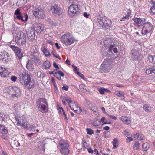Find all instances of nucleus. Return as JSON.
<instances>
[{"mask_svg": "<svg viewBox=\"0 0 155 155\" xmlns=\"http://www.w3.org/2000/svg\"><path fill=\"white\" fill-rule=\"evenodd\" d=\"M18 78L20 83L27 88L30 89L33 87L34 82L31 80L30 75L26 72L21 74Z\"/></svg>", "mask_w": 155, "mask_h": 155, "instance_id": "f257e3e1", "label": "nucleus"}, {"mask_svg": "<svg viewBox=\"0 0 155 155\" xmlns=\"http://www.w3.org/2000/svg\"><path fill=\"white\" fill-rule=\"evenodd\" d=\"M97 19L99 25L102 27L104 29H108L110 27L111 25V21L105 17L101 16L100 15H99L97 17Z\"/></svg>", "mask_w": 155, "mask_h": 155, "instance_id": "f03ea898", "label": "nucleus"}, {"mask_svg": "<svg viewBox=\"0 0 155 155\" xmlns=\"http://www.w3.org/2000/svg\"><path fill=\"white\" fill-rule=\"evenodd\" d=\"M61 40L66 46H69L75 41V39L71 37L68 33L62 35L61 38Z\"/></svg>", "mask_w": 155, "mask_h": 155, "instance_id": "7ed1b4c3", "label": "nucleus"}, {"mask_svg": "<svg viewBox=\"0 0 155 155\" xmlns=\"http://www.w3.org/2000/svg\"><path fill=\"white\" fill-rule=\"evenodd\" d=\"M15 41L17 44L20 46L25 44L26 42L25 34L22 31L18 32L16 35Z\"/></svg>", "mask_w": 155, "mask_h": 155, "instance_id": "20e7f679", "label": "nucleus"}, {"mask_svg": "<svg viewBox=\"0 0 155 155\" xmlns=\"http://www.w3.org/2000/svg\"><path fill=\"white\" fill-rule=\"evenodd\" d=\"M79 8L78 5L75 4H72L69 7L68 13L70 16H74L75 14L79 13Z\"/></svg>", "mask_w": 155, "mask_h": 155, "instance_id": "39448f33", "label": "nucleus"}, {"mask_svg": "<svg viewBox=\"0 0 155 155\" xmlns=\"http://www.w3.org/2000/svg\"><path fill=\"white\" fill-rule=\"evenodd\" d=\"M30 54V58L34 64L39 65L41 64V61L38 58V53L33 52Z\"/></svg>", "mask_w": 155, "mask_h": 155, "instance_id": "423d86ee", "label": "nucleus"}, {"mask_svg": "<svg viewBox=\"0 0 155 155\" xmlns=\"http://www.w3.org/2000/svg\"><path fill=\"white\" fill-rule=\"evenodd\" d=\"M33 15L39 18L42 19L45 16L44 10L41 8H37L33 11Z\"/></svg>", "mask_w": 155, "mask_h": 155, "instance_id": "0eeeda50", "label": "nucleus"}, {"mask_svg": "<svg viewBox=\"0 0 155 155\" xmlns=\"http://www.w3.org/2000/svg\"><path fill=\"white\" fill-rule=\"evenodd\" d=\"M142 30V34H146L151 31L153 28L152 24L149 22H145Z\"/></svg>", "mask_w": 155, "mask_h": 155, "instance_id": "6e6552de", "label": "nucleus"}, {"mask_svg": "<svg viewBox=\"0 0 155 155\" xmlns=\"http://www.w3.org/2000/svg\"><path fill=\"white\" fill-rule=\"evenodd\" d=\"M9 57V54L6 51H3L0 54V60L4 63H7L11 60Z\"/></svg>", "mask_w": 155, "mask_h": 155, "instance_id": "1a4fd4ad", "label": "nucleus"}, {"mask_svg": "<svg viewBox=\"0 0 155 155\" xmlns=\"http://www.w3.org/2000/svg\"><path fill=\"white\" fill-rule=\"evenodd\" d=\"M10 47L14 51L19 59H20L23 57V55L20 49L18 47L14 45H11Z\"/></svg>", "mask_w": 155, "mask_h": 155, "instance_id": "9d476101", "label": "nucleus"}, {"mask_svg": "<svg viewBox=\"0 0 155 155\" xmlns=\"http://www.w3.org/2000/svg\"><path fill=\"white\" fill-rule=\"evenodd\" d=\"M51 11L53 13L56 14L58 16L60 15L62 13L60 7L56 4L51 7Z\"/></svg>", "mask_w": 155, "mask_h": 155, "instance_id": "9b49d317", "label": "nucleus"}, {"mask_svg": "<svg viewBox=\"0 0 155 155\" xmlns=\"http://www.w3.org/2000/svg\"><path fill=\"white\" fill-rule=\"evenodd\" d=\"M34 30L38 33H40L44 30V26L40 23H36L33 25Z\"/></svg>", "mask_w": 155, "mask_h": 155, "instance_id": "f8f14e48", "label": "nucleus"}, {"mask_svg": "<svg viewBox=\"0 0 155 155\" xmlns=\"http://www.w3.org/2000/svg\"><path fill=\"white\" fill-rule=\"evenodd\" d=\"M35 31L32 28H30L27 31V36L30 40H33L35 38Z\"/></svg>", "mask_w": 155, "mask_h": 155, "instance_id": "ddd939ff", "label": "nucleus"}, {"mask_svg": "<svg viewBox=\"0 0 155 155\" xmlns=\"http://www.w3.org/2000/svg\"><path fill=\"white\" fill-rule=\"evenodd\" d=\"M13 87L10 86L5 89L4 92L6 96L9 98L13 97Z\"/></svg>", "mask_w": 155, "mask_h": 155, "instance_id": "4468645a", "label": "nucleus"}, {"mask_svg": "<svg viewBox=\"0 0 155 155\" xmlns=\"http://www.w3.org/2000/svg\"><path fill=\"white\" fill-rule=\"evenodd\" d=\"M70 108L77 113L81 112L82 110L81 108L78 107L77 104L75 102H73L69 105Z\"/></svg>", "mask_w": 155, "mask_h": 155, "instance_id": "2eb2a0df", "label": "nucleus"}, {"mask_svg": "<svg viewBox=\"0 0 155 155\" xmlns=\"http://www.w3.org/2000/svg\"><path fill=\"white\" fill-rule=\"evenodd\" d=\"M130 57L134 60H137L139 57L138 52L135 49H132L130 52Z\"/></svg>", "mask_w": 155, "mask_h": 155, "instance_id": "dca6fc26", "label": "nucleus"}, {"mask_svg": "<svg viewBox=\"0 0 155 155\" xmlns=\"http://www.w3.org/2000/svg\"><path fill=\"white\" fill-rule=\"evenodd\" d=\"M134 24L135 25H137L138 26L142 25L145 23V19L140 18H134Z\"/></svg>", "mask_w": 155, "mask_h": 155, "instance_id": "f3484780", "label": "nucleus"}, {"mask_svg": "<svg viewBox=\"0 0 155 155\" xmlns=\"http://www.w3.org/2000/svg\"><path fill=\"white\" fill-rule=\"evenodd\" d=\"M13 97L19 96L21 94L20 89L15 86H13Z\"/></svg>", "mask_w": 155, "mask_h": 155, "instance_id": "a211bd4d", "label": "nucleus"}, {"mask_svg": "<svg viewBox=\"0 0 155 155\" xmlns=\"http://www.w3.org/2000/svg\"><path fill=\"white\" fill-rule=\"evenodd\" d=\"M86 104L87 107L92 110L94 112H96L97 110V107L94 105L90 102L87 100L86 101Z\"/></svg>", "mask_w": 155, "mask_h": 155, "instance_id": "6ab92c4d", "label": "nucleus"}, {"mask_svg": "<svg viewBox=\"0 0 155 155\" xmlns=\"http://www.w3.org/2000/svg\"><path fill=\"white\" fill-rule=\"evenodd\" d=\"M120 119L124 123L127 124H129L131 122L130 119L125 116H122L120 118Z\"/></svg>", "mask_w": 155, "mask_h": 155, "instance_id": "aec40b11", "label": "nucleus"}, {"mask_svg": "<svg viewBox=\"0 0 155 155\" xmlns=\"http://www.w3.org/2000/svg\"><path fill=\"white\" fill-rule=\"evenodd\" d=\"M68 147H61L60 151L62 154L67 155L69 153V150L68 148Z\"/></svg>", "mask_w": 155, "mask_h": 155, "instance_id": "412c9836", "label": "nucleus"}, {"mask_svg": "<svg viewBox=\"0 0 155 155\" xmlns=\"http://www.w3.org/2000/svg\"><path fill=\"white\" fill-rule=\"evenodd\" d=\"M16 18L22 21H27L28 18V15L26 14L25 15V19H23V17L22 16V13L19 14V15H16Z\"/></svg>", "mask_w": 155, "mask_h": 155, "instance_id": "4be33fe9", "label": "nucleus"}, {"mask_svg": "<svg viewBox=\"0 0 155 155\" xmlns=\"http://www.w3.org/2000/svg\"><path fill=\"white\" fill-rule=\"evenodd\" d=\"M59 145L60 147H68L69 145L67 142L64 140H61L59 142Z\"/></svg>", "mask_w": 155, "mask_h": 155, "instance_id": "5701e85b", "label": "nucleus"}, {"mask_svg": "<svg viewBox=\"0 0 155 155\" xmlns=\"http://www.w3.org/2000/svg\"><path fill=\"white\" fill-rule=\"evenodd\" d=\"M101 67L106 68L110 67V63L107 61H105L101 65Z\"/></svg>", "mask_w": 155, "mask_h": 155, "instance_id": "b1692460", "label": "nucleus"}, {"mask_svg": "<svg viewBox=\"0 0 155 155\" xmlns=\"http://www.w3.org/2000/svg\"><path fill=\"white\" fill-rule=\"evenodd\" d=\"M147 58L150 62L155 63V55L153 56L150 55H148Z\"/></svg>", "mask_w": 155, "mask_h": 155, "instance_id": "393cba45", "label": "nucleus"}, {"mask_svg": "<svg viewBox=\"0 0 155 155\" xmlns=\"http://www.w3.org/2000/svg\"><path fill=\"white\" fill-rule=\"evenodd\" d=\"M115 94L116 95L119 96L121 100L124 99V95L123 94V93L120 91H116L115 92Z\"/></svg>", "mask_w": 155, "mask_h": 155, "instance_id": "a878e982", "label": "nucleus"}, {"mask_svg": "<svg viewBox=\"0 0 155 155\" xmlns=\"http://www.w3.org/2000/svg\"><path fill=\"white\" fill-rule=\"evenodd\" d=\"M38 46L36 45L33 46L32 47V49L31 51V53L30 54H32V53L37 52L38 53Z\"/></svg>", "mask_w": 155, "mask_h": 155, "instance_id": "bb28decb", "label": "nucleus"}, {"mask_svg": "<svg viewBox=\"0 0 155 155\" xmlns=\"http://www.w3.org/2000/svg\"><path fill=\"white\" fill-rule=\"evenodd\" d=\"M143 109L146 112H150L152 111L151 107L150 106L147 105H144L143 107Z\"/></svg>", "mask_w": 155, "mask_h": 155, "instance_id": "cd10ccee", "label": "nucleus"}, {"mask_svg": "<svg viewBox=\"0 0 155 155\" xmlns=\"http://www.w3.org/2000/svg\"><path fill=\"white\" fill-rule=\"evenodd\" d=\"M150 147V145L147 143H143L142 145L143 150L146 151L148 150Z\"/></svg>", "mask_w": 155, "mask_h": 155, "instance_id": "c85d7f7f", "label": "nucleus"}, {"mask_svg": "<svg viewBox=\"0 0 155 155\" xmlns=\"http://www.w3.org/2000/svg\"><path fill=\"white\" fill-rule=\"evenodd\" d=\"M79 68H74L73 71H74L81 78L84 79V75L81 73L78 72V71Z\"/></svg>", "mask_w": 155, "mask_h": 155, "instance_id": "c756f323", "label": "nucleus"}, {"mask_svg": "<svg viewBox=\"0 0 155 155\" xmlns=\"http://www.w3.org/2000/svg\"><path fill=\"white\" fill-rule=\"evenodd\" d=\"M50 63L48 61H45L43 64V67L44 68H50Z\"/></svg>", "mask_w": 155, "mask_h": 155, "instance_id": "7c9ffc66", "label": "nucleus"}, {"mask_svg": "<svg viewBox=\"0 0 155 155\" xmlns=\"http://www.w3.org/2000/svg\"><path fill=\"white\" fill-rule=\"evenodd\" d=\"M0 132L3 134H6L8 133V130L5 128L4 126L0 125Z\"/></svg>", "mask_w": 155, "mask_h": 155, "instance_id": "2f4dec72", "label": "nucleus"}, {"mask_svg": "<svg viewBox=\"0 0 155 155\" xmlns=\"http://www.w3.org/2000/svg\"><path fill=\"white\" fill-rule=\"evenodd\" d=\"M118 140L117 138L113 140L112 143L114 148H116L118 147V145L117 144H118Z\"/></svg>", "mask_w": 155, "mask_h": 155, "instance_id": "473e14b6", "label": "nucleus"}, {"mask_svg": "<svg viewBox=\"0 0 155 155\" xmlns=\"http://www.w3.org/2000/svg\"><path fill=\"white\" fill-rule=\"evenodd\" d=\"M99 71L102 73H105L110 71V68H98Z\"/></svg>", "mask_w": 155, "mask_h": 155, "instance_id": "72a5a7b5", "label": "nucleus"}, {"mask_svg": "<svg viewBox=\"0 0 155 155\" xmlns=\"http://www.w3.org/2000/svg\"><path fill=\"white\" fill-rule=\"evenodd\" d=\"M111 41V39L110 38H108L104 40L103 41V43H104L105 46H107L109 45V46H110V43Z\"/></svg>", "mask_w": 155, "mask_h": 155, "instance_id": "f704fd0d", "label": "nucleus"}, {"mask_svg": "<svg viewBox=\"0 0 155 155\" xmlns=\"http://www.w3.org/2000/svg\"><path fill=\"white\" fill-rule=\"evenodd\" d=\"M64 98L66 101L68 102L69 105L73 102L70 97L67 96H64Z\"/></svg>", "mask_w": 155, "mask_h": 155, "instance_id": "c9c22d12", "label": "nucleus"}, {"mask_svg": "<svg viewBox=\"0 0 155 155\" xmlns=\"http://www.w3.org/2000/svg\"><path fill=\"white\" fill-rule=\"evenodd\" d=\"M139 145L140 144L138 142H135L133 145L134 149L136 150L138 149L139 148Z\"/></svg>", "mask_w": 155, "mask_h": 155, "instance_id": "e433bc0d", "label": "nucleus"}, {"mask_svg": "<svg viewBox=\"0 0 155 155\" xmlns=\"http://www.w3.org/2000/svg\"><path fill=\"white\" fill-rule=\"evenodd\" d=\"M42 51L43 53L45 54L46 56H47L51 55L50 53L46 49L44 48Z\"/></svg>", "mask_w": 155, "mask_h": 155, "instance_id": "4c0bfd02", "label": "nucleus"}, {"mask_svg": "<svg viewBox=\"0 0 155 155\" xmlns=\"http://www.w3.org/2000/svg\"><path fill=\"white\" fill-rule=\"evenodd\" d=\"M38 103H41V102H43V103L47 104V102L46 101V100L44 98H40L38 100Z\"/></svg>", "mask_w": 155, "mask_h": 155, "instance_id": "58836bf2", "label": "nucleus"}, {"mask_svg": "<svg viewBox=\"0 0 155 155\" xmlns=\"http://www.w3.org/2000/svg\"><path fill=\"white\" fill-rule=\"evenodd\" d=\"M150 12L155 14V2L153 4V6L151 7Z\"/></svg>", "mask_w": 155, "mask_h": 155, "instance_id": "ea45409f", "label": "nucleus"}, {"mask_svg": "<svg viewBox=\"0 0 155 155\" xmlns=\"http://www.w3.org/2000/svg\"><path fill=\"white\" fill-rule=\"evenodd\" d=\"M86 130L87 132V133L90 135H91L94 133V131L90 128H87Z\"/></svg>", "mask_w": 155, "mask_h": 155, "instance_id": "a19ab883", "label": "nucleus"}, {"mask_svg": "<svg viewBox=\"0 0 155 155\" xmlns=\"http://www.w3.org/2000/svg\"><path fill=\"white\" fill-rule=\"evenodd\" d=\"M109 51L110 52L112 53V51H113V48H114L115 46V45H110V46H109Z\"/></svg>", "mask_w": 155, "mask_h": 155, "instance_id": "79ce46f5", "label": "nucleus"}, {"mask_svg": "<svg viewBox=\"0 0 155 155\" xmlns=\"http://www.w3.org/2000/svg\"><path fill=\"white\" fill-rule=\"evenodd\" d=\"M152 68H147L146 70V73L147 74H149L152 73Z\"/></svg>", "mask_w": 155, "mask_h": 155, "instance_id": "37998d69", "label": "nucleus"}, {"mask_svg": "<svg viewBox=\"0 0 155 155\" xmlns=\"http://www.w3.org/2000/svg\"><path fill=\"white\" fill-rule=\"evenodd\" d=\"M28 62L26 64V67L27 68H29L30 67H32L33 64H31V62L29 61H28Z\"/></svg>", "mask_w": 155, "mask_h": 155, "instance_id": "c03bdc74", "label": "nucleus"}, {"mask_svg": "<svg viewBox=\"0 0 155 155\" xmlns=\"http://www.w3.org/2000/svg\"><path fill=\"white\" fill-rule=\"evenodd\" d=\"M139 137V135L138 133H136L133 136V137L132 138L133 140H135L137 138L138 139V137Z\"/></svg>", "mask_w": 155, "mask_h": 155, "instance_id": "a18cd8bd", "label": "nucleus"}, {"mask_svg": "<svg viewBox=\"0 0 155 155\" xmlns=\"http://www.w3.org/2000/svg\"><path fill=\"white\" fill-rule=\"evenodd\" d=\"M20 9L19 8H18L17 9L15 12V15H19V14H21V13L20 12Z\"/></svg>", "mask_w": 155, "mask_h": 155, "instance_id": "49530a36", "label": "nucleus"}, {"mask_svg": "<svg viewBox=\"0 0 155 155\" xmlns=\"http://www.w3.org/2000/svg\"><path fill=\"white\" fill-rule=\"evenodd\" d=\"M3 68H0V76H2V75L3 74H4V71L6 70V69L5 68H4V70L2 69Z\"/></svg>", "mask_w": 155, "mask_h": 155, "instance_id": "de8ad7c7", "label": "nucleus"}, {"mask_svg": "<svg viewBox=\"0 0 155 155\" xmlns=\"http://www.w3.org/2000/svg\"><path fill=\"white\" fill-rule=\"evenodd\" d=\"M49 74L50 75H51V74H53L54 77H56V75H57L58 73L57 72L53 71H50L49 72Z\"/></svg>", "mask_w": 155, "mask_h": 155, "instance_id": "09e8293b", "label": "nucleus"}, {"mask_svg": "<svg viewBox=\"0 0 155 155\" xmlns=\"http://www.w3.org/2000/svg\"><path fill=\"white\" fill-rule=\"evenodd\" d=\"M17 79V78L15 76H12L11 78V80L14 82H15L16 81Z\"/></svg>", "mask_w": 155, "mask_h": 155, "instance_id": "8fccbe9b", "label": "nucleus"}, {"mask_svg": "<svg viewBox=\"0 0 155 155\" xmlns=\"http://www.w3.org/2000/svg\"><path fill=\"white\" fill-rule=\"evenodd\" d=\"M100 93L101 94H103L104 93V88H100L99 89Z\"/></svg>", "mask_w": 155, "mask_h": 155, "instance_id": "3c124183", "label": "nucleus"}, {"mask_svg": "<svg viewBox=\"0 0 155 155\" xmlns=\"http://www.w3.org/2000/svg\"><path fill=\"white\" fill-rule=\"evenodd\" d=\"M133 140L132 138L131 137H127L126 140V142L129 143Z\"/></svg>", "mask_w": 155, "mask_h": 155, "instance_id": "603ef678", "label": "nucleus"}, {"mask_svg": "<svg viewBox=\"0 0 155 155\" xmlns=\"http://www.w3.org/2000/svg\"><path fill=\"white\" fill-rule=\"evenodd\" d=\"M52 54H53V55L55 58H58V59H59L60 60H61V58L60 57L59 55H56V54H55V53H54V52H52Z\"/></svg>", "mask_w": 155, "mask_h": 155, "instance_id": "864d4df0", "label": "nucleus"}, {"mask_svg": "<svg viewBox=\"0 0 155 155\" xmlns=\"http://www.w3.org/2000/svg\"><path fill=\"white\" fill-rule=\"evenodd\" d=\"M59 74V75L61 76L62 77L64 76V74L61 71H58V72H57Z\"/></svg>", "mask_w": 155, "mask_h": 155, "instance_id": "5fc2aeb1", "label": "nucleus"}, {"mask_svg": "<svg viewBox=\"0 0 155 155\" xmlns=\"http://www.w3.org/2000/svg\"><path fill=\"white\" fill-rule=\"evenodd\" d=\"M93 124L95 126H98L100 124V121H98L97 122V121H95L93 122Z\"/></svg>", "mask_w": 155, "mask_h": 155, "instance_id": "6e6d98bb", "label": "nucleus"}, {"mask_svg": "<svg viewBox=\"0 0 155 155\" xmlns=\"http://www.w3.org/2000/svg\"><path fill=\"white\" fill-rule=\"evenodd\" d=\"M129 18L128 16H127V15L124 17H123V18L120 20V21H125V19H128Z\"/></svg>", "mask_w": 155, "mask_h": 155, "instance_id": "4d7b16f0", "label": "nucleus"}, {"mask_svg": "<svg viewBox=\"0 0 155 155\" xmlns=\"http://www.w3.org/2000/svg\"><path fill=\"white\" fill-rule=\"evenodd\" d=\"M15 119L17 121H18V122L17 123V125L18 126L20 124H21V121H19V119H18V117H16L15 118Z\"/></svg>", "mask_w": 155, "mask_h": 155, "instance_id": "13d9d810", "label": "nucleus"}, {"mask_svg": "<svg viewBox=\"0 0 155 155\" xmlns=\"http://www.w3.org/2000/svg\"><path fill=\"white\" fill-rule=\"evenodd\" d=\"M49 23L52 26H55L56 25V24L53 21L50 20L49 21Z\"/></svg>", "mask_w": 155, "mask_h": 155, "instance_id": "bf43d9fd", "label": "nucleus"}, {"mask_svg": "<svg viewBox=\"0 0 155 155\" xmlns=\"http://www.w3.org/2000/svg\"><path fill=\"white\" fill-rule=\"evenodd\" d=\"M55 80V79H54V78L53 77L52 78H51V82L53 83V84L55 86V88H56L57 87L55 85V80Z\"/></svg>", "mask_w": 155, "mask_h": 155, "instance_id": "052dcab7", "label": "nucleus"}, {"mask_svg": "<svg viewBox=\"0 0 155 155\" xmlns=\"http://www.w3.org/2000/svg\"><path fill=\"white\" fill-rule=\"evenodd\" d=\"M101 109L102 110L103 112V113L104 114H107L108 115H109V114L105 111V109L103 107H101Z\"/></svg>", "mask_w": 155, "mask_h": 155, "instance_id": "680f3d73", "label": "nucleus"}, {"mask_svg": "<svg viewBox=\"0 0 155 155\" xmlns=\"http://www.w3.org/2000/svg\"><path fill=\"white\" fill-rule=\"evenodd\" d=\"M68 87L67 86H64L63 87H62V88L63 90H65V91H67L68 88Z\"/></svg>", "mask_w": 155, "mask_h": 155, "instance_id": "e2e57ef3", "label": "nucleus"}, {"mask_svg": "<svg viewBox=\"0 0 155 155\" xmlns=\"http://www.w3.org/2000/svg\"><path fill=\"white\" fill-rule=\"evenodd\" d=\"M41 109L44 111H45L46 109V106L44 104H41Z\"/></svg>", "mask_w": 155, "mask_h": 155, "instance_id": "0e129e2a", "label": "nucleus"}, {"mask_svg": "<svg viewBox=\"0 0 155 155\" xmlns=\"http://www.w3.org/2000/svg\"><path fill=\"white\" fill-rule=\"evenodd\" d=\"M110 117L112 118V119H114V120H116L117 119V117L114 115H108Z\"/></svg>", "mask_w": 155, "mask_h": 155, "instance_id": "69168bd1", "label": "nucleus"}, {"mask_svg": "<svg viewBox=\"0 0 155 155\" xmlns=\"http://www.w3.org/2000/svg\"><path fill=\"white\" fill-rule=\"evenodd\" d=\"M128 133V132L126 130H125L123 132V134L126 135V136L129 135Z\"/></svg>", "mask_w": 155, "mask_h": 155, "instance_id": "338daca9", "label": "nucleus"}, {"mask_svg": "<svg viewBox=\"0 0 155 155\" xmlns=\"http://www.w3.org/2000/svg\"><path fill=\"white\" fill-rule=\"evenodd\" d=\"M89 15H88L87 12H84L83 14L84 17H85L86 18H88Z\"/></svg>", "mask_w": 155, "mask_h": 155, "instance_id": "774afa93", "label": "nucleus"}]
</instances>
